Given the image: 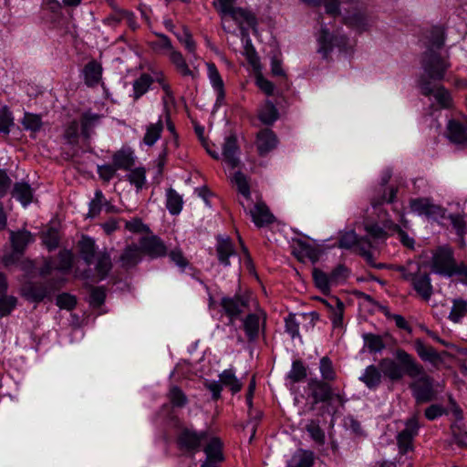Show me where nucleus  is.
<instances>
[{
  "label": "nucleus",
  "mask_w": 467,
  "mask_h": 467,
  "mask_svg": "<svg viewBox=\"0 0 467 467\" xmlns=\"http://www.w3.org/2000/svg\"><path fill=\"white\" fill-rule=\"evenodd\" d=\"M400 361L407 376L412 379L409 389L417 405L431 402L437 399L434 379L426 373L423 366L412 355L400 354Z\"/></svg>",
  "instance_id": "obj_1"
},
{
  "label": "nucleus",
  "mask_w": 467,
  "mask_h": 467,
  "mask_svg": "<svg viewBox=\"0 0 467 467\" xmlns=\"http://www.w3.org/2000/svg\"><path fill=\"white\" fill-rule=\"evenodd\" d=\"M391 270L400 273L401 278L410 283L417 297L429 302L434 294L430 273L422 270L419 262L409 260L402 265H390Z\"/></svg>",
  "instance_id": "obj_2"
},
{
  "label": "nucleus",
  "mask_w": 467,
  "mask_h": 467,
  "mask_svg": "<svg viewBox=\"0 0 467 467\" xmlns=\"http://www.w3.org/2000/svg\"><path fill=\"white\" fill-rule=\"evenodd\" d=\"M102 118L103 115L91 109L81 112L78 119H71L64 125L63 139L71 146H77L80 138L86 142L89 141Z\"/></svg>",
  "instance_id": "obj_3"
},
{
  "label": "nucleus",
  "mask_w": 467,
  "mask_h": 467,
  "mask_svg": "<svg viewBox=\"0 0 467 467\" xmlns=\"http://www.w3.org/2000/svg\"><path fill=\"white\" fill-rule=\"evenodd\" d=\"M63 279H50L47 282H26L20 289L21 296L29 302L40 303L45 299L51 301L53 294L61 289Z\"/></svg>",
  "instance_id": "obj_4"
},
{
  "label": "nucleus",
  "mask_w": 467,
  "mask_h": 467,
  "mask_svg": "<svg viewBox=\"0 0 467 467\" xmlns=\"http://www.w3.org/2000/svg\"><path fill=\"white\" fill-rule=\"evenodd\" d=\"M208 431V430L199 431L192 427L180 426L175 440L178 450L191 455L199 452L207 439Z\"/></svg>",
  "instance_id": "obj_5"
},
{
  "label": "nucleus",
  "mask_w": 467,
  "mask_h": 467,
  "mask_svg": "<svg viewBox=\"0 0 467 467\" xmlns=\"http://www.w3.org/2000/svg\"><path fill=\"white\" fill-rule=\"evenodd\" d=\"M223 29L229 33L230 28L227 23L230 20L235 22L243 35H246L247 28L254 29L257 26V18L251 10L234 5L219 14Z\"/></svg>",
  "instance_id": "obj_6"
},
{
  "label": "nucleus",
  "mask_w": 467,
  "mask_h": 467,
  "mask_svg": "<svg viewBox=\"0 0 467 467\" xmlns=\"http://www.w3.org/2000/svg\"><path fill=\"white\" fill-rule=\"evenodd\" d=\"M421 66L427 77L432 80H442L451 64L447 57L436 50H426L422 54Z\"/></svg>",
  "instance_id": "obj_7"
},
{
  "label": "nucleus",
  "mask_w": 467,
  "mask_h": 467,
  "mask_svg": "<svg viewBox=\"0 0 467 467\" xmlns=\"http://www.w3.org/2000/svg\"><path fill=\"white\" fill-rule=\"evenodd\" d=\"M455 258L453 251L449 247H438L432 254L431 269L433 273L443 276L455 275Z\"/></svg>",
  "instance_id": "obj_8"
},
{
  "label": "nucleus",
  "mask_w": 467,
  "mask_h": 467,
  "mask_svg": "<svg viewBox=\"0 0 467 467\" xmlns=\"http://www.w3.org/2000/svg\"><path fill=\"white\" fill-rule=\"evenodd\" d=\"M223 449V440L208 431L207 439H205L202 447L206 458L201 467H219L225 460Z\"/></svg>",
  "instance_id": "obj_9"
},
{
  "label": "nucleus",
  "mask_w": 467,
  "mask_h": 467,
  "mask_svg": "<svg viewBox=\"0 0 467 467\" xmlns=\"http://www.w3.org/2000/svg\"><path fill=\"white\" fill-rule=\"evenodd\" d=\"M420 429L418 414H414L405 421V429L397 436V443L400 454H406L413 450V440Z\"/></svg>",
  "instance_id": "obj_10"
},
{
  "label": "nucleus",
  "mask_w": 467,
  "mask_h": 467,
  "mask_svg": "<svg viewBox=\"0 0 467 467\" xmlns=\"http://www.w3.org/2000/svg\"><path fill=\"white\" fill-rule=\"evenodd\" d=\"M139 247L142 255H146L150 259H157L168 255V248L165 243L151 232L139 240Z\"/></svg>",
  "instance_id": "obj_11"
},
{
  "label": "nucleus",
  "mask_w": 467,
  "mask_h": 467,
  "mask_svg": "<svg viewBox=\"0 0 467 467\" xmlns=\"http://www.w3.org/2000/svg\"><path fill=\"white\" fill-rule=\"evenodd\" d=\"M250 296L247 295H234L224 296L221 299V306L231 322L240 317L242 314L249 309Z\"/></svg>",
  "instance_id": "obj_12"
},
{
  "label": "nucleus",
  "mask_w": 467,
  "mask_h": 467,
  "mask_svg": "<svg viewBox=\"0 0 467 467\" xmlns=\"http://www.w3.org/2000/svg\"><path fill=\"white\" fill-rule=\"evenodd\" d=\"M405 353L406 355H410L407 351H405L402 348H398L395 351V358L396 360H393L391 358H382L379 361V368L384 374L386 378H388L391 381H400L403 379V377L406 375L407 372L402 365V362L400 361V354Z\"/></svg>",
  "instance_id": "obj_13"
},
{
  "label": "nucleus",
  "mask_w": 467,
  "mask_h": 467,
  "mask_svg": "<svg viewBox=\"0 0 467 467\" xmlns=\"http://www.w3.org/2000/svg\"><path fill=\"white\" fill-rule=\"evenodd\" d=\"M347 42L348 39L345 36L330 34L326 26H322L317 36V51L322 55L323 58L327 59L334 47H344Z\"/></svg>",
  "instance_id": "obj_14"
},
{
  "label": "nucleus",
  "mask_w": 467,
  "mask_h": 467,
  "mask_svg": "<svg viewBox=\"0 0 467 467\" xmlns=\"http://www.w3.org/2000/svg\"><path fill=\"white\" fill-rule=\"evenodd\" d=\"M419 88L422 95L429 97L431 94L434 95L437 102L442 108H449L451 104V98L450 93L444 87L441 86L435 88L431 81L428 79L426 76H421L418 81Z\"/></svg>",
  "instance_id": "obj_15"
},
{
  "label": "nucleus",
  "mask_w": 467,
  "mask_h": 467,
  "mask_svg": "<svg viewBox=\"0 0 467 467\" xmlns=\"http://www.w3.org/2000/svg\"><path fill=\"white\" fill-rule=\"evenodd\" d=\"M222 150V156L227 166L231 169L237 168L241 163L239 159L240 147L234 134L225 138Z\"/></svg>",
  "instance_id": "obj_16"
},
{
  "label": "nucleus",
  "mask_w": 467,
  "mask_h": 467,
  "mask_svg": "<svg viewBox=\"0 0 467 467\" xmlns=\"http://www.w3.org/2000/svg\"><path fill=\"white\" fill-rule=\"evenodd\" d=\"M307 389L313 398L314 404L329 402L333 398L332 388L327 381L310 379L307 382Z\"/></svg>",
  "instance_id": "obj_17"
},
{
  "label": "nucleus",
  "mask_w": 467,
  "mask_h": 467,
  "mask_svg": "<svg viewBox=\"0 0 467 467\" xmlns=\"http://www.w3.org/2000/svg\"><path fill=\"white\" fill-rule=\"evenodd\" d=\"M277 144L278 138L272 130L265 128L257 132L255 146L259 156H266L277 147Z\"/></svg>",
  "instance_id": "obj_18"
},
{
  "label": "nucleus",
  "mask_w": 467,
  "mask_h": 467,
  "mask_svg": "<svg viewBox=\"0 0 467 467\" xmlns=\"http://www.w3.org/2000/svg\"><path fill=\"white\" fill-rule=\"evenodd\" d=\"M410 210L427 217L442 216V208L432 202L430 198H415L410 201Z\"/></svg>",
  "instance_id": "obj_19"
},
{
  "label": "nucleus",
  "mask_w": 467,
  "mask_h": 467,
  "mask_svg": "<svg viewBox=\"0 0 467 467\" xmlns=\"http://www.w3.org/2000/svg\"><path fill=\"white\" fill-rule=\"evenodd\" d=\"M141 250L136 244H130L125 246L121 252L117 263L119 266L128 271L136 267L142 260Z\"/></svg>",
  "instance_id": "obj_20"
},
{
  "label": "nucleus",
  "mask_w": 467,
  "mask_h": 467,
  "mask_svg": "<svg viewBox=\"0 0 467 467\" xmlns=\"http://www.w3.org/2000/svg\"><path fill=\"white\" fill-rule=\"evenodd\" d=\"M446 137L454 144L467 142V119H450L446 127Z\"/></svg>",
  "instance_id": "obj_21"
},
{
  "label": "nucleus",
  "mask_w": 467,
  "mask_h": 467,
  "mask_svg": "<svg viewBox=\"0 0 467 467\" xmlns=\"http://www.w3.org/2000/svg\"><path fill=\"white\" fill-rule=\"evenodd\" d=\"M322 303L328 311V318L331 320L333 327H343L345 311L344 303L336 296H332L328 300L322 299Z\"/></svg>",
  "instance_id": "obj_22"
},
{
  "label": "nucleus",
  "mask_w": 467,
  "mask_h": 467,
  "mask_svg": "<svg viewBox=\"0 0 467 467\" xmlns=\"http://www.w3.org/2000/svg\"><path fill=\"white\" fill-rule=\"evenodd\" d=\"M215 254L220 265H230V257L235 256L234 244L230 237L217 236Z\"/></svg>",
  "instance_id": "obj_23"
},
{
  "label": "nucleus",
  "mask_w": 467,
  "mask_h": 467,
  "mask_svg": "<svg viewBox=\"0 0 467 467\" xmlns=\"http://www.w3.org/2000/svg\"><path fill=\"white\" fill-rule=\"evenodd\" d=\"M253 223L259 228L274 223L275 216L264 202H257L249 211Z\"/></svg>",
  "instance_id": "obj_24"
},
{
  "label": "nucleus",
  "mask_w": 467,
  "mask_h": 467,
  "mask_svg": "<svg viewBox=\"0 0 467 467\" xmlns=\"http://www.w3.org/2000/svg\"><path fill=\"white\" fill-rule=\"evenodd\" d=\"M169 58L171 63L174 66L176 71L182 77H190L193 80L199 78L200 74L197 67H193L192 69H191L186 59L180 51L172 50L169 54Z\"/></svg>",
  "instance_id": "obj_25"
},
{
  "label": "nucleus",
  "mask_w": 467,
  "mask_h": 467,
  "mask_svg": "<svg viewBox=\"0 0 467 467\" xmlns=\"http://www.w3.org/2000/svg\"><path fill=\"white\" fill-rule=\"evenodd\" d=\"M112 163L117 170L130 171L135 164L134 152L130 148H121L112 155Z\"/></svg>",
  "instance_id": "obj_26"
},
{
  "label": "nucleus",
  "mask_w": 467,
  "mask_h": 467,
  "mask_svg": "<svg viewBox=\"0 0 467 467\" xmlns=\"http://www.w3.org/2000/svg\"><path fill=\"white\" fill-rule=\"evenodd\" d=\"M414 348L422 361H428L432 365H437L442 361L440 353L432 346L426 345L420 338L415 340Z\"/></svg>",
  "instance_id": "obj_27"
},
{
  "label": "nucleus",
  "mask_w": 467,
  "mask_h": 467,
  "mask_svg": "<svg viewBox=\"0 0 467 467\" xmlns=\"http://www.w3.org/2000/svg\"><path fill=\"white\" fill-rule=\"evenodd\" d=\"M243 328L249 342L256 341L261 328L260 316L255 313L248 314L243 320Z\"/></svg>",
  "instance_id": "obj_28"
},
{
  "label": "nucleus",
  "mask_w": 467,
  "mask_h": 467,
  "mask_svg": "<svg viewBox=\"0 0 467 467\" xmlns=\"http://www.w3.org/2000/svg\"><path fill=\"white\" fill-rule=\"evenodd\" d=\"M387 182L388 180H384L382 185L377 190V194L371 198L370 204L373 208H378L384 203H391L394 202L398 191L394 187L387 189L385 187Z\"/></svg>",
  "instance_id": "obj_29"
},
{
  "label": "nucleus",
  "mask_w": 467,
  "mask_h": 467,
  "mask_svg": "<svg viewBox=\"0 0 467 467\" xmlns=\"http://www.w3.org/2000/svg\"><path fill=\"white\" fill-rule=\"evenodd\" d=\"M315 454L312 451L298 449L287 462L286 467H313Z\"/></svg>",
  "instance_id": "obj_30"
},
{
  "label": "nucleus",
  "mask_w": 467,
  "mask_h": 467,
  "mask_svg": "<svg viewBox=\"0 0 467 467\" xmlns=\"http://www.w3.org/2000/svg\"><path fill=\"white\" fill-rule=\"evenodd\" d=\"M153 82H154L153 77L148 73H142L140 75L139 78L134 79V81L132 83L133 93L131 95V97L133 98V100L137 101L143 95H145L149 91V89H150V86L153 84Z\"/></svg>",
  "instance_id": "obj_31"
},
{
  "label": "nucleus",
  "mask_w": 467,
  "mask_h": 467,
  "mask_svg": "<svg viewBox=\"0 0 467 467\" xmlns=\"http://www.w3.org/2000/svg\"><path fill=\"white\" fill-rule=\"evenodd\" d=\"M78 248L83 261L90 265L96 254V244L91 237L83 235L78 243Z\"/></svg>",
  "instance_id": "obj_32"
},
{
  "label": "nucleus",
  "mask_w": 467,
  "mask_h": 467,
  "mask_svg": "<svg viewBox=\"0 0 467 467\" xmlns=\"http://www.w3.org/2000/svg\"><path fill=\"white\" fill-rule=\"evenodd\" d=\"M110 254L106 251H100L97 254L95 271L99 280H104L112 269Z\"/></svg>",
  "instance_id": "obj_33"
},
{
  "label": "nucleus",
  "mask_w": 467,
  "mask_h": 467,
  "mask_svg": "<svg viewBox=\"0 0 467 467\" xmlns=\"http://www.w3.org/2000/svg\"><path fill=\"white\" fill-rule=\"evenodd\" d=\"M83 73L85 76V83L88 87H93L99 84L101 79L102 67L97 61L92 60L85 65Z\"/></svg>",
  "instance_id": "obj_34"
},
{
  "label": "nucleus",
  "mask_w": 467,
  "mask_h": 467,
  "mask_svg": "<svg viewBox=\"0 0 467 467\" xmlns=\"http://www.w3.org/2000/svg\"><path fill=\"white\" fill-rule=\"evenodd\" d=\"M428 41L426 44V50H438L441 49L444 46L445 34L441 26H432L426 36Z\"/></svg>",
  "instance_id": "obj_35"
},
{
  "label": "nucleus",
  "mask_w": 467,
  "mask_h": 467,
  "mask_svg": "<svg viewBox=\"0 0 467 467\" xmlns=\"http://www.w3.org/2000/svg\"><path fill=\"white\" fill-rule=\"evenodd\" d=\"M10 240L13 250L16 253H23L27 244L33 241V236L26 230L11 232Z\"/></svg>",
  "instance_id": "obj_36"
},
{
  "label": "nucleus",
  "mask_w": 467,
  "mask_h": 467,
  "mask_svg": "<svg viewBox=\"0 0 467 467\" xmlns=\"http://www.w3.org/2000/svg\"><path fill=\"white\" fill-rule=\"evenodd\" d=\"M312 277L316 287L324 295H328L333 285L329 274L317 267L312 269Z\"/></svg>",
  "instance_id": "obj_37"
},
{
  "label": "nucleus",
  "mask_w": 467,
  "mask_h": 467,
  "mask_svg": "<svg viewBox=\"0 0 467 467\" xmlns=\"http://www.w3.org/2000/svg\"><path fill=\"white\" fill-rule=\"evenodd\" d=\"M219 380L222 387L229 389L232 394L238 393L243 388V384L235 377L234 371L232 368L223 370L219 375Z\"/></svg>",
  "instance_id": "obj_38"
},
{
  "label": "nucleus",
  "mask_w": 467,
  "mask_h": 467,
  "mask_svg": "<svg viewBox=\"0 0 467 467\" xmlns=\"http://www.w3.org/2000/svg\"><path fill=\"white\" fill-rule=\"evenodd\" d=\"M279 118V112L275 104L266 100L258 112L259 120L265 125H272Z\"/></svg>",
  "instance_id": "obj_39"
},
{
  "label": "nucleus",
  "mask_w": 467,
  "mask_h": 467,
  "mask_svg": "<svg viewBox=\"0 0 467 467\" xmlns=\"http://www.w3.org/2000/svg\"><path fill=\"white\" fill-rule=\"evenodd\" d=\"M207 68H208V76H209L210 81L212 83V86L217 92V100L223 99L225 96V92H224V84L222 79V77H221L216 66L213 63H208Z\"/></svg>",
  "instance_id": "obj_40"
},
{
  "label": "nucleus",
  "mask_w": 467,
  "mask_h": 467,
  "mask_svg": "<svg viewBox=\"0 0 467 467\" xmlns=\"http://www.w3.org/2000/svg\"><path fill=\"white\" fill-rule=\"evenodd\" d=\"M12 196L17 199L24 206L32 202L33 192L26 182H16L13 187Z\"/></svg>",
  "instance_id": "obj_41"
},
{
  "label": "nucleus",
  "mask_w": 467,
  "mask_h": 467,
  "mask_svg": "<svg viewBox=\"0 0 467 467\" xmlns=\"http://www.w3.org/2000/svg\"><path fill=\"white\" fill-rule=\"evenodd\" d=\"M359 379L368 389H376L381 382L380 370L374 365L368 366Z\"/></svg>",
  "instance_id": "obj_42"
},
{
  "label": "nucleus",
  "mask_w": 467,
  "mask_h": 467,
  "mask_svg": "<svg viewBox=\"0 0 467 467\" xmlns=\"http://www.w3.org/2000/svg\"><path fill=\"white\" fill-rule=\"evenodd\" d=\"M448 318L453 323H460L467 316V301L463 298H454Z\"/></svg>",
  "instance_id": "obj_43"
},
{
  "label": "nucleus",
  "mask_w": 467,
  "mask_h": 467,
  "mask_svg": "<svg viewBox=\"0 0 467 467\" xmlns=\"http://www.w3.org/2000/svg\"><path fill=\"white\" fill-rule=\"evenodd\" d=\"M166 196V207L170 213L173 215L179 214L183 204L182 196L172 188L168 189Z\"/></svg>",
  "instance_id": "obj_44"
},
{
  "label": "nucleus",
  "mask_w": 467,
  "mask_h": 467,
  "mask_svg": "<svg viewBox=\"0 0 467 467\" xmlns=\"http://www.w3.org/2000/svg\"><path fill=\"white\" fill-rule=\"evenodd\" d=\"M365 347L368 348L369 353H379L385 348V343L383 338L379 335L373 333H366L363 335Z\"/></svg>",
  "instance_id": "obj_45"
},
{
  "label": "nucleus",
  "mask_w": 467,
  "mask_h": 467,
  "mask_svg": "<svg viewBox=\"0 0 467 467\" xmlns=\"http://www.w3.org/2000/svg\"><path fill=\"white\" fill-rule=\"evenodd\" d=\"M163 130V123L159 119L157 123L150 124L143 137V142L148 146H152L160 139Z\"/></svg>",
  "instance_id": "obj_46"
},
{
  "label": "nucleus",
  "mask_w": 467,
  "mask_h": 467,
  "mask_svg": "<svg viewBox=\"0 0 467 467\" xmlns=\"http://www.w3.org/2000/svg\"><path fill=\"white\" fill-rule=\"evenodd\" d=\"M303 2L311 6H320L324 4L327 14L334 17L340 14L339 0H303Z\"/></svg>",
  "instance_id": "obj_47"
},
{
  "label": "nucleus",
  "mask_w": 467,
  "mask_h": 467,
  "mask_svg": "<svg viewBox=\"0 0 467 467\" xmlns=\"http://www.w3.org/2000/svg\"><path fill=\"white\" fill-rule=\"evenodd\" d=\"M14 124V117L9 108L0 107V133L8 135Z\"/></svg>",
  "instance_id": "obj_48"
},
{
  "label": "nucleus",
  "mask_w": 467,
  "mask_h": 467,
  "mask_svg": "<svg viewBox=\"0 0 467 467\" xmlns=\"http://www.w3.org/2000/svg\"><path fill=\"white\" fill-rule=\"evenodd\" d=\"M305 429L316 443L318 445H323L325 443V432L320 428L319 422L317 420H310L306 425Z\"/></svg>",
  "instance_id": "obj_49"
},
{
  "label": "nucleus",
  "mask_w": 467,
  "mask_h": 467,
  "mask_svg": "<svg viewBox=\"0 0 467 467\" xmlns=\"http://www.w3.org/2000/svg\"><path fill=\"white\" fill-rule=\"evenodd\" d=\"M306 368L304 365L303 361L300 359L294 360L292 363L291 370L288 373V379L294 382L297 383L304 380L306 378Z\"/></svg>",
  "instance_id": "obj_50"
},
{
  "label": "nucleus",
  "mask_w": 467,
  "mask_h": 467,
  "mask_svg": "<svg viewBox=\"0 0 467 467\" xmlns=\"http://www.w3.org/2000/svg\"><path fill=\"white\" fill-rule=\"evenodd\" d=\"M25 130L37 132L41 130L43 122L40 115L26 112L22 119Z\"/></svg>",
  "instance_id": "obj_51"
},
{
  "label": "nucleus",
  "mask_w": 467,
  "mask_h": 467,
  "mask_svg": "<svg viewBox=\"0 0 467 467\" xmlns=\"http://www.w3.org/2000/svg\"><path fill=\"white\" fill-rule=\"evenodd\" d=\"M343 20L345 25L360 31L365 30L367 26L366 16L360 12H354L353 14L347 15L344 16Z\"/></svg>",
  "instance_id": "obj_52"
},
{
  "label": "nucleus",
  "mask_w": 467,
  "mask_h": 467,
  "mask_svg": "<svg viewBox=\"0 0 467 467\" xmlns=\"http://www.w3.org/2000/svg\"><path fill=\"white\" fill-rule=\"evenodd\" d=\"M123 19L132 20V12L124 9L115 10L113 14L109 15L103 19V23L107 26L115 27L119 26Z\"/></svg>",
  "instance_id": "obj_53"
},
{
  "label": "nucleus",
  "mask_w": 467,
  "mask_h": 467,
  "mask_svg": "<svg viewBox=\"0 0 467 467\" xmlns=\"http://www.w3.org/2000/svg\"><path fill=\"white\" fill-rule=\"evenodd\" d=\"M233 182L236 184L238 192L245 198H251L250 185L247 177L241 171L234 174Z\"/></svg>",
  "instance_id": "obj_54"
},
{
  "label": "nucleus",
  "mask_w": 467,
  "mask_h": 467,
  "mask_svg": "<svg viewBox=\"0 0 467 467\" xmlns=\"http://www.w3.org/2000/svg\"><path fill=\"white\" fill-rule=\"evenodd\" d=\"M322 379L324 381H333L336 379V371L331 359L328 357H323L320 359L319 366Z\"/></svg>",
  "instance_id": "obj_55"
},
{
  "label": "nucleus",
  "mask_w": 467,
  "mask_h": 467,
  "mask_svg": "<svg viewBox=\"0 0 467 467\" xmlns=\"http://www.w3.org/2000/svg\"><path fill=\"white\" fill-rule=\"evenodd\" d=\"M130 171V173L127 175L128 181L137 188V191L141 190L146 182L145 169L136 168Z\"/></svg>",
  "instance_id": "obj_56"
},
{
  "label": "nucleus",
  "mask_w": 467,
  "mask_h": 467,
  "mask_svg": "<svg viewBox=\"0 0 467 467\" xmlns=\"http://www.w3.org/2000/svg\"><path fill=\"white\" fill-rule=\"evenodd\" d=\"M168 398L173 407L182 408L187 403V397L177 386L171 388Z\"/></svg>",
  "instance_id": "obj_57"
},
{
  "label": "nucleus",
  "mask_w": 467,
  "mask_h": 467,
  "mask_svg": "<svg viewBox=\"0 0 467 467\" xmlns=\"http://www.w3.org/2000/svg\"><path fill=\"white\" fill-rule=\"evenodd\" d=\"M58 264L56 269L62 272H68L73 265V254L68 250H62L58 253Z\"/></svg>",
  "instance_id": "obj_58"
},
{
  "label": "nucleus",
  "mask_w": 467,
  "mask_h": 467,
  "mask_svg": "<svg viewBox=\"0 0 467 467\" xmlns=\"http://www.w3.org/2000/svg\"><path fill=\"white\" fill-rule=\"evenodd\" d=\"M104 201V195L100 190H97L95 192V197L91 200L88 205V217H96L98 216L101 210Z\"/></svg>",
  "instance_id": "obj_59"
},
{
  "label": "nucleus",
  "mask_w": 467,
  "mask_h": 467,
  "mask_svg": "<svg viewBox=\"0 0 467 467\" xmlns=\"http://www.w3.org/2000/svg\"><path fill=\"white\" fill-rule=\"evenodd\" d=\"M125 229L132 234H150V229L140 218L135 217L125 223Z\"/></svg>",
  "instance_id": "obj_60"
},
{
  "label": "nucleus",
  "mask_w": 467,
  "mask_h": 467,
  "mask_svg": "<svg viewBox=\"0 0 467 467\" xmlns=\"http://www.w3.org/2000/svg\"><path fill=\"white\" fill-rule=\"evenodd\" d=\"M17 299L14 296H5L0 297V317H7L16 308Z\"/></svg>",
  "instance_id": "obj_61"
},
{
  "label": "nucleus",
  "mask_w": 467,
  "mask_h": 467,
  "mask_svg": "<svg viewBox=\"0 0 467 467\" xmlns=\"http://www.w3.org/2000/svg\"><path fill=\"white\" fill-rule=\"evenodd\" d=\"M56 304L59 308L70 311L76 307L77 298L68 293H62L57 296Z\"/></svg>",
  "instance_id": "obj_62"
},
{
  "label": "nucleus",
  "mask_w": 467,
  "mask_h": 467,
  "mask_svg": "<svg viewBox=\"0 0 467 467\" xmlns=\"http://www.w3.org/2000/svg\"><path fill=\"white\" fill-rule=\"evenodd\" d=\"M178 40L184 46L185 49L192 54L195 55L196 52V43L192 38V36L189 29L187 27L182 28V34L177 35Z\"/></svg>",
  "instance_id": "obj_63"
},
{
  "label": "nucleus",
  "mask_w": 467,
  "mask_h": 467,
  "mask_svg": "<svg viewBox=\"0 0 467 467\" xmlns=\"http://www.w3.org/2000/svg\"><path fill=\"white\" fill-rule=\"evenodd\" d=\"M106 299V289L104 286H92L90 289V305L94 307H100Z\"/></svg>",
  "instance_id": "obj_64"
}]
</instances>
